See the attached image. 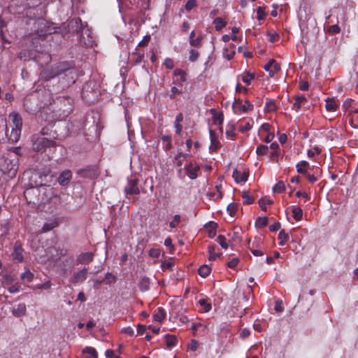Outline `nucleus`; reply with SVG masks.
Masks as SVG:
<instances>
[{"instance_id": "obj_40", "label": "nucleus", "mask_w": 358, "mask_h": 358, "mask_svg": "<svg viewBox=\"0 0 358 358\" xmlns=\"http://www.w3.org/2000/svg\"><path fill=\"white\" fill-rule=\"evenodd\" d=\"M83 352L89 354L91 357L98 358L97 352L94 348L87 347L83 350Z\"/></svg>"}, {"instance_id": "obj_7", "label": "nucleus", "mask_w": 358, "mask_h": 358, "mask_svg": "<svg viewBox=\"0 0 358 358\" xmlns=\"http://www.w3.org/2000/svg\"><path fill=\"white\" fill-rule=\"evenodd\" d=\"M199 170L200 166L194 164L192 162H189L187 165L185 166V171L188 177L192 180L196 179L198 177L197 172Z\"/></svg>"}, {"instance_id": "obj_32", "label": "nucleus", "mask_w": 358, "mask_h": 358, "mask_svg": "<svg viewBox=\"0 0 358 358\" xmlns=\"http://www.w3.org/2000/svg\"><path fill=\"white\" fill-rule=\"evenodd\" d=\"M306 99L304 96H298L295 98V102L292 106V109L298 110L301 108V104L303 101H306Z\"/></svg>"}, {"instance_id": "obj_23", "label": "nucleus", "mask_w": 358, "mask_h": 358, "mask_svg": "<svg viewBox=\"0 0 358 358\" xmlns=\"http://www.w3.org/2000/svg\"><path fill=\"white\" fill-rule=\"evenodd\" d=\"M58 226V222L56 220H52L50 222H45L43 227H42V231L43 232H48L50 230L53 229L54 228L57 227Z\"/></svg>"}, {"instance_id": "obj_5", "label": "nucleus", "mask_w": 358, "mask_h": 358, "mask_svg": "<svg viewBox=\"0 0 358 358\" xmlns=\"http://www.w3.org/2000/svg\"><path fill=\"white\" fill-rule=\"evenodd\" d=\"M232 108L234 113H246L253 109V105L248 100L242 103L240 100L235 99Z\"/></svg>"}, {"instance_id": "obj_53", "label": "nucleus", "mask_w": 358, "mask_h": 358, "mask_svg": "<svg viewBox=\"0 0 358 358\" xmlns=\"http://www.w3.org/2000/svg\"><path fill=\"white\" fill-rule=\"evenodd\" d=\"M52 287V282L48 280L44 283L37 285V288L39 289H48Z\"/></svg>"}, {"instance_id": "obj_25", "label": "nucleus", "mask_w": 358, "mask_h": 358, "mask_svg": "<svg viewBox=\"0 0 358 358\" xmlns=\"http://www.w3.org/2000/svg\"><path fill=\"white\" fill-rule=\"evenodd\" d=\"M64 261L66 263V264L69 265V268L62 267L61 270L64 275H68L69 273H70L71 272V268L73 266V257H69L66 259H65Z\"/></svg>"}, {"instance_id": "obj_39", "label": "nucleus", "mask_w": 358, "mask_h": 358, "mask_svg": "<svg viewBox=\"0 0 358 358\" xmlns=\"http://www.w3.org/2000/svg\"><path fill=\"white\" fill-rule=\"evenodd\" d=\"M264 110L268 112H273V111L276 110V106H275V102L272 100H268L266 103Z\"/></svg>"}, {"instance_id": "obj_36", "label": "nucleus", "mask_w": 358, "mask_h": 358, "mask_svg": "<svg viewBox=\"0 0 358 358\" xmlns=\"http://www.w3.org/2000/svg\"><path fill=\"white\" fill-rule=\"evenodd\" d=\"M268 220L266 217H259L257 219L255 224L258 227H264L268 224Z\"/></svg>"}, {"instance_id": "obj_29", "label": "nucleus", "mask_w": 358, "mask_h": 358, "mask_svg": "<svg viewBox=\"0 0 358 358\" xmlns=\"http://www.w3.org/2000/svg\"><path fill=\"white\" fill-rule=\"evenodd\" d=\"M199 304L202 308V311L204 313H208L211 309V304L208 303L206 299H201L199 300Z\"/></svg>"}, {"instance_id": "obj_12", "label": "nucleus", "mask_w": 358, "mask_h": 358, "mask_svg": "<svg viewBox=\"0 0 358 358\" xmlns=\"http://www.w3.org/2000/svg\"><path fill=\"white\" fill-rule=\"evenodd\" d=\"M9 118L12 121V128H22V120L19 113L16 112H12L9 114Z\"/></svg>"}, {"instance_id": "obj_49", "label": "nucleus", "mask_w": 358, "mask_h": 358, "mask_svg": "<svg viewBox=\"0 0 358 358\" xmlns=\"http://www.w3.org/2000/svg\"><path fill=\"white\" fill-rule=\"evenodd\" d=\"M321 152V150L318 147H314L313 149L308 150L307 152V155L308 157L313 158L315 154H320Z\"/></svg>"}, {"instance_id": "obj_30", "label": "nucleus", "mask_w": 358, "mask_h": 358, "mask_svg": "<svg viewBox=\"0 0 358 358\" xmlns=\"http://www.w3.org/2000/svg\"><path fill=\"white\" fill-rule=\"evenodd\" d=\"M292 214L293 217L296 221H299L302 219L303 217V210L300 207L294 206L292 208Z\"/></svg>"}, {"instance_id": "obj_48", "label": "nucleus", "mask_w": 358, "mask_h": 358, "mask_svg": "<svg viewBox=\"0 0 358 358\" xmlns=\"http://www.w3.org/2000/svg\"><path fill=\"white\" fill-rule=\"evenodd\" d=\"M201 40L202 37L201 36H199L196 38H192L189 41V43L192 46L199 47L201 44Z\"/></svg>"}, {"instance_id": "obj_35", "label": "nucleus", "mask_w": 358, "mask_h": 358, "mask_svg": "<svg viewBox=\"0 0 358 358\" xmlns=\"http://www.w3.org/2000/svg\"><path fill=\"white\" fill-rule=\"evenodd\" d=\"M285 189V185L284 182L281 180L278 181L277 184H275L273 187V192H278L280 193L283 192Z\"/></svg>"}, {"instance_id": "obj_52", "label": "nucleus", "mask_w": 358, "mask_h": 358, "mask_svg": "<svg viewBox=\"0 0 358 358\" xmlns=\"http://www.w3.org/2000/svg\"><path fill=\"white\" fill-rule=\"evenodd\" d=\"M272 201L271 200H264V199H259V204L262 210H266V206L268 204H271Z\"/></svg>"}, {"instance_id": "obj_9", "label": "nucleus", "mask_w": 358, "mask_h": 358, "mask_svg": "<svg viewBox=\"0 0 358 358\" xmlns=\"http://www.w3.org/2000/svg\"><path fill=\"white\" fill-rule=\"evenodd\" d=\"M249 172L247 170L243 171L236 169L233 171L232 177L237 183H244L248 180Z\"/></svg>"}, {"instance_id": "obj_63", "label": "nucleus", "mask_w": 358, "mask_h": 358, "mask_svg": "<svg viewBox=\"0 0 358 358\" xmlns=\"http://www.w3.org/2000/svg\"><path fill=\"white\" fill-rule=\"evenodd\" d=\"M144 58V54L143 53H136V57H135V63L136 64H140Z\"/></svg>"}, {"instance_id": "obj_43", "label": "nucleus", "mask_w": 358, "mask_h": 358, "mask_svg": "<svg viewBox=\"0 0 358 358\" xmlns=\"http://www.w3.org/2000/svg\"><path fill=\"white\" fill-rule=\"evenodd\" d=\"M242 197L245 199V203L247 204H252L254 202V198L248 192H243Z\"/></svg>"}, {"instance_id": "obj_6", "label": "nucleus", "mask_w": 358, "mask_h": 358, "mask_svg": "<svg viewBox=\"0 0 358 358\" xmlns=\"http://www.w3.org/2000/svg\"><path fill=\"white\" fill-rule=\"evenodd\" d=\"M124 192L126 195H138L140 194V189L138 187V180L130 179L128 180L127 185L124 187Z\"/></svg>"}, {"instance_id": "obj_27", "label": "nucleus", "mask_w": 358, "mask_h": 358, "mask_svg": "<svg viewBox=\"0 0 358 358\" xmlns=\"http://www.w3.org/2000/svg\"><path fill=\"white\" fill-rule=\"evenodd\" d=\"M139 289L142 292H145L149 289L150 287V279L148 278H143L139 282Z\"/></svg>"}, {"instance_id": "obj_46", "label": "nucleus", "mask_w": 358, "mask_h": 358, "mask_svg": "<svg viewBox=\"0 0 358 358\" xmlns=\"http://www.w3.org/2000/svg\"><path fill=\"white\" fill-rule=\"evenodd\" d=\"M257 19L258 20H263L266 15L264 8L262 6H259L257 8Z\"/></svg>"}, {"instance_id": "obj_61", "label": "nucleus", "mask_w": 358, "mask_h": 358, "mask_svg": "<svg viewBox=\"0 0 358 358\" xmlns=\"http://www.w3.org/2000/svg\"><path fill=\"white\" fill-rule=\"evenodd\" d=\"M171 94H170L171 99H174L176 94H180L181 91H180L176 87H172L171 89Z\"/></svg>"}, {"instance_id": "obj_3", "label": "nucleus", "mask_w": 358, "mask_h": 358, "mask_svg": "<svg viewBox=\"0 0 358 358\" xmlns=\"http://www.w3.org/2000/svg\"><path fill=\"white\" fill-rule=\"evenodd\" d=\"M33 21V24L34 26V29L33 31L36 33L38 35H45L48 34V31L45 29V20L43 18H37V19H31L29 18V22H26L27 24H31V22Z\"/></svg>"}, {"instance_id": "obj_16", "label": "nucleus", "mask_w": 358, "mask_h": 358, "mask_svg": "<svg viewBox=\"0 0 358 358\" xmlns=\"http://www.w3.org/2000/svg\"><path fill=\"white\" fill-rule=\"evenodd\" d=\"M22 251L23 249L22 248L21 245L15 243L13 252L12 253L13 259L18 262H22L24 259Z\"/></svg>"}, {"instance_id": "obj_41", "label": "nucleus", "mask_w": 358, "mask_h": 358, "mask_svg": "<svg viewBox=\"0 0 358 358\" xmlns=\"http://www.w3.org/2000/svg\"><path fill=\"white\" fill-rule=\"evenodd\" d=\"M227 210L231 216H234L237 210V205L234 203H231L228 205Z\"/></svg>"}, {"instance_id": "obj_56", "label": "nucleus", "mask_w": 358, "mask_h": 358, "mask_svg": "<svg viewBox=\"0 0 358 358\" xmlns=\"http://www.w3.org/2000/svg\"><path fill=\"white\" fill-rule=\"evenodd\" d=\"M161 266L163 270L169 269L173 266V262L172 261H164L162 262Z\"/></svg>"}, {"instance_id": "obj_13", "label": "nucleus", "mask_w": 358, "mask_h": 358, "mask_svg": "<svg viewBox=\"0 0 358 358\" xmlns=\"http://www.w3.org/2000/svg\"><path fill=\"white\" fill-rule=\"evenodd\" d=\"M72 178V173L69 170H65L60 173L58 178V182L60 185H66Z\"/></svg>"}, {"instance_id": "obj_54", "label": "nucleus", "mask_w": 358, "mask_h": 358, "mask_svg": "<svg viewBox=\"0 0 358 358\" xmlns=\"http://www.w3.org/2000/svg\"><path fill=\"white\" fill-rule=\"evenodd\" d=\"M327 31H328V32L336 34H338L340 32L341 29H340V27L337 24H334V25L329 26Z\"/></svg>"}, {"instance_id": "obj_57", "label": "nucleus", "mask_w": 358, "mask_h": 358, "mask_svg": "<svg viewBox=\"0 0 358 358\" xmlns=\"http://www.w3.org/2000/svg\"><path fill=\"white\" fill-rule=\"evenodd\" d=\"M164 64L165 65L166 68L168 69H173L174 68L173 62L170 58H166L164 62Z\"/></svg>"}, {"instance_id": "obj_24", "label": "nucleus", "mask_w": 358, "mask_h": 358, "mask_svg": "<svg viewBox=\"0 0 358 358\" xmlns=\"http://www.w3.org/2000/svg\"><path fill=\"white\" fill-rule=\"evenodd\" d=\"M213 23L215 24V30L218 31H221L227 25V22L221 17H216Z\"/></svg>"}, {"instance_id": "obj_51", "label": "nucleus", "mask_w": 358, "mask_h": 358, "mask_svg": "<svg viewBox=\"0 0 358 358\" xmlns=\"http://www.w3.org/2000/svg\"><path fill=\"white\" fill-rule=\"evenodd\" d=\"M274 309L277 313H282L284 310L282 300L275 301Z\"/></svg>"}, {"instance_id": "obj_42", "label": "nucleus", "mask_w": 358, "mask_h": 358, "mask_svg": "<svg viewBox=\"0 0 358 358\" xmlns=\"http://www.w3.org/2000/svg\"><path fill=\"white\" fill-rule=\"evenodd\" d=\"M268 151V147L265 145H260L257 148L256 152L257 155H266Z\"/></svg>"}, {"instance_id": "obj_45", "label": "nucleus", "mask_w": 358, "mask_h": 358, "mask_svg": "<svg viewBox=\"0 0 358 358\" xmlns=\"http://www.w3.org/2000/svg\"><path fill=\"white\" fill-rule=\"evenodd\" d=\"M199 52L194 49L189 50V60L190 62H195L199 57Z\"/></svg>"}, {"instance_id": "obj_20", "label": "nucleus", "mask_w": 358, "mask_h": 358, "mask_svg": "<svg viewBox=\"0 0 358 358\" xmlns=\"http://www.w3.org/2000/svg\"><path fill=\"white\" fill-rule=\"evenodd\" d=\"M21 129L22 128H12L10 136L8 138L9 141L11 143H16L20 139Z\"/></svg>"}, {"instance_id": "obj_14", "label": "nucleus", "mask_w": 358, "mask_h": 358, "mask_svg": "<svg viewBox=\"0 0 358 358\" xmlns=\"http://www.w3.org/2000/svg\"><path fill=\"white\" fill-rule=\"evenodd\" d=\"M26 310L27 307L25 303H20L12 308L11 312L15 317H19L25 315Z\"/></svg>"}, {"instance_id": "obj_19", "label": "nucleus", "mask_w": 358, "mask_h": 358, "mask_svg": "<svg viewBox=\"0 0 358 358\" xmlns=\"http://www.w3.org/2000/svg\"><path fill=\"white\" fill-rule=\"evenodd\" d=\"M326 109L328 111H336L338 107V104L334 98L326 99Z\"/></svg>"}, {"instance_id": "obj_15", "label": "nucleus", "mask_w": 358, "mask_h": 358, "mask_svg": "<svg viewBox=\"0 0 358 358\" xmlns=\"http://www.w3.org/2000/svg\"><path fill=\"white\" fill-rule=\"evenodd\" d=\"M93 258L94 254L92 252H84L78 257L77 261L80 264H86L91 262Z\"/></svg>"}, {"instance_id": "obj_11", "label": "nucleus", "mask_w": 358, "mask_h": 358, "mask_svg": "<svg viewBox=\"0 0 358 358\" xmlns=\"http://www.w3.org/2000/svg\"><path fill=\"white\" fill-rule=\"evenodd\" d=\"M33 101H34V102H36V101L34 98V95L27 96L24 100V106L26 108L27 111L29 112V113H34L37 111L38 109L37 105L36 106H32Z\"/></svg>"}, {"instance_id": "obj_31", "label": "nucleus", "mask_w": 358, "mask_h": 358, "mask_svg": "<svg viewBox=\"0 0 358 358\" xmlns=\"http://www.w3.org/2000/svg\"><path fill=\"white\" fill-rule=\"evenodd\" d=\"M211 268L208 265H202L199 268V274L203 277L205 278L208 276L210 273Z\"/></svg>"}, {"instance_id": "obj_37", "label": "nucleus", "mask_w": 358, "mask_h": 358, "mask_svg": "<svg viewBox=\"0 0 358 358\" xmlns=\"http://www.w3.org/2000/svg\"><path fill=\"white\" fill-rule=\"evenodd\" d=\"M234 130H235V125L231 124H228L227 125V131H226V135L227 137L229 138H234L236 136V134L234 132Z\"/></svg>"}, {"instance_id": "obj_10", "label": "nucleus", "mask_w": 358, "mask_h": 358, "mask_svg": "<svg viewBox=\"0 0 358 358\" xmlns=\"http://www.w3.org/2000/svg\"><path fill=\"white\" fill-rule=\"evenodd\" d=\"M75 73V70L72 68L66 67L64 64H59L57 66V72L52 76L50 78H54L55 76L64 75L65 76L68 75H71Z\"/></svg>"}, {"instance_id": "obj_2", "label": "nucleus", "mask_w": 358, "mask_h": 358, "mask_svg": "<svg viewBox=\"0 0 358 358\" xmlns=\"http://www.w3.org/2000/svg\"><path fill=\"white\" fill-rule=\"evenodd\" d=\"M18 166V157L15 156L12 159L6 158L4 160V164L3 165L2 170L5 174L8 175V177L13 178L17 173Z\"/></svg>"}, {"instance_id": "obj_33", "label": "nucleus", "mask_w": 358, "mask_h": 358, "mask_svg": "<svg viewBox=\"0 0 358 358\" xmlns=\"http://www.w3.org/2000/svg\"><path fill=\"white\" fill-rule=\"evenodd\" d=\"M215 248L216 246L215 245L208 246L209 260H215L217 257L220 256V254L215 252Z\"/></svg>"}, {"instance_id": "obj_64", "label": "nucleus", "mask_w": 358, "mask_h": 358, "mask_svg": "<svg viewBox=\"0 0 358 358\" xmlns=\"http://www.w3.org/2000/svg\"><path fill=\"white\" fill-rule=\"evenodd\" d=\"M280 226H281L280 223L277 222H275L273 224H271L269 227V229L271 231H276L280 229Z\"/></svg>"}, {"instance_id": "obj_21", "label": "nucleus", "mask_w": 358, "mask_h": 358, "mask_svg": "<svg viewBox=\"0 0 358 358\" xmlns=\"http://www.w3.org/2000/svg\"><path fill=\"white\" fill-rule=\"evenodd\" d=\"M82 38L84 39V43L86 45H92L94 41L92 39V37L90 36V33L88 29H82Z\"/></svg>"}, {"instance_id": "obj_18", "label": "nucleus", "mask_w": 358, "mask_h": 358, "mask_svg": "<svg viewBox=\"0 0 358 358\" xmlns=\"http://www.w3.org/2000/svg\"><path fill=\"white\" fill-rule=\"evenodd\" d=\"M210 138V150H217L220 148V143L215 135V133L209 129Z\"/></svg>"}, {"instance_id": "obj_62", "label": "nucleus", "mask_w": 358, "mask_h": 358, "mask_svg": "<svg viewBox=\"0 0 358 358\" xmlns=\"http://www.w3.org/2000/svg\"><path fill=\"white\" fill-rule=\"evenodd\" d=\"M309 87L308 83L307 81L299 82V89L302 91L308 90Z\"/></svg>"}, {"instance_id": "obj_4", "label": "nucleus", "mask_w": 358, "mask_h": 358, "mask_svg": "<svg viewBox=\"0 0 358 358\" xmlns=\"http://www.w3.org/2000/svg\"><path fill=\"white\" fill-rule=\"evenodd\" d=\"M88 269L83 268L73 273L70 279V282L76 285L82 284L87 278Z\"/></svg>"}, {"instance_id": "obj_22", "label": "nucleus", "mask_w": 358, "mask_h": 358, "mask_svg": "<svg viewBox=\"0 0 358 358\" xmlns=\"http://www.w3.org/2000/svg\"><path fill=\"white\" fill-rule=\"evenodd\" d=\"M166 343V346L169 348H171L176 345L178 339L176 336L170 335V334H166L165 336Z\"/></svg>"}, {"instance_id": "obj_58", "label": "nucleus", "mask_w": 358, "mask_h": 358, "mask_svg": "<svg viewBox=\"0 0 358 358\" xmlns=\"http://www.w3.org/2000/svg\"><path fill=\"white\" fill-rule=\"evenodd\" d=\"M239 259L238 258H234L227 263V266L230 268H234L238 264Z\"/></svg>"}, {"instance_id": "obj_55", "label": "nucleus", "mask_w": 358, "mask_h": 358, "mask_svg": "<svg viewBox=\"0 0 358 358\" xmlns=\"http://www.w3.org/2000/svg\"><path fill=\"white\" fill-rule=\"evenodd\" d=\"M196 6V2L195 0H188L185 4V9L187 10H191Z\"/></svg>"}, {"instance_id": "obj_26", "label": "nucleus", "mask_w": 358, "mask_h": 358, "mask_svg": "<svg viewBox=\"0 0 358 358\" xmlns=\"http://www.w3.org/2000/svg\"><path fill=\"white\" fill-rule=\"evenodd\" d=\"M166 317V311L163 308H158L157 313L153 315L155 321L162 322Z\"/></svg>"}, {"instance_id": "obj_44", "label": "nucleus", "mask_w": 358, "mask_h": 358, "mask_svg": "<svg viewBox=\"0 0 358 358\" xmlns=\"http://www.w3.org/2000/svg\"><path fill=\"white\" fill-rule=\"evenodd\" d=\"M174 75L176 76H180V80L182 83L185 82L186 80V73L182 69H176L174 71Z\"/></svg>"}, {"instance_id": "obj_34", "label": "nucleus", "mask_w": 358, "mask_h": 358, "mask_svg": "<svg viewBox=\"0 0 358 358\" xmlns=\"http://www.w3.org/2000/svg\"><path fill=\"white\" fill-rule=\"evenodd\" d=\"M216 241L220 245V246L223 249L227 250L228 248V243L224 236L219 235L217 237Z\"/></svg>"}, {"instance_id": "obj_59", "label": "nucleus", "mask_w": 358, "mask_h": 358, "mask_svg": "<svg viewBox=\"0 0 358 358\" xmlns=\"http://www.w3.org/2000/svg\"><path fill=\"white\" fill-rule=\"evenodd\" d=\"M150 40V36L146 35L143 37V38L138 43V46H145L148 45V42Z\"/></svg>"}, {"instance_id": "obj_8", "label": "nucleus", "mask_w": 358, "mask_h": 358, "mask_svg": "<svg viewBox=\"0 0 358 358\" xmlns=\"http://www.w3.org/2000/svg\"><path fill=\"white\" fill-rule=\"evenodd\" d=\"M264 69L268 72L270 77H273L275 74L280 71V66L274 59H270L266 64L264 65Z\"/></svg>"}, {"instance_id": "obj_50", "label": "nucleus", "mask_w": 358, "mask_h": 358, "mask_svg": "<svg viewBox=\"0 0 358 358\" xmlns=\"http://www.w3.org/2000/svg\"><path fill=\"white\" fill-rule=\"evenodd\" d=\"M255 78V75L253 73H247L243 76L242 78V80L247 85H250L252 80Z\"/></svg>"}, {"instance_id": "obj_47", "label": "nucleus", "mask_w": 358, "mask_h": 358, "mask_svg": "<svg viewBox=\"0 0 358 358\" xmlns=\"http://www.w3.org/2000/svg\"><path fill=\"white\" fill-rule=\"evenodd\" d=\"M180 222V216L179 215H175L173 220L169 223L171 228H176Z\"/></svg>"}, {"instance_id": "obj_17", "label": "nucleus", "mask_w": 358, "mask_h": 358, "mask_svg": "<svg viewBox=\"0 0 358 358\" xmlns=\"http://www.w3.org/2000/svg\"><path fill=\"white\" fill-rule=\"evenodd\" d=\"M309 167V163L303 160L298 162L296 165L297 172L303 175H307L308 169Z\"/></svg>"}, {"instance_id": "obj_38", "label": "nucleus", "mask_w": 358, "mask_h": 358, "mask_svg": "<svg viewBox=\"0 0 358 358\" xmlns=\"http://www.w3.org/2000/svg\"><path fill=\"white\" fill-rule=\"evenodd\" d=\"M21 278L29 282L33 280L34 274L30 271L27 270L21 275Z\"/></svg>"}, {"instance_id": "obj_60", "label": "nucleus", "mask_w": 358, "mask_h": 358, "mask_svg": "<svg viewBox=\"0 0 358 358\" xmlns=\"http://www.w3.org/2000/svg\"><path fill=\"white\" fill-rule=\"evenodd\" d=\"M210 224L212 225V230L209 231V237L213 238L216 235V231H215V229L216 227H217V224L216 223H214V222H210Z\"/></svg>"}, {"instance_id": "obj_1", "label": "nucleus", "mask_w": 358, "mask_h": 358, "mask_svg": "<svg viewBox=\"0 0 358 358\" xmlns=\"http://www.w3.org/2000/svg\"><path fill=\"white\" fill-rule=\"evenodd\" d=\"M32 149L38 152H44L48 148L57 146L55 141L50 140L38 134L34 135L32 137Z\"/></svg>"}, {"instance_id": "obj_28", "label": "nucleus", "mask_w": 358, "mask_h": 358, "mask_svg": "<svg viewBox=\"0 0 358 358\" xmlns=\"http://www.w3.org/2000/svg\"><path fill=\"white\" fill-rule=\"evenodd\" d=\"M289 238V234L284 229L281 230L278 234V239L280 240V245H284Z\"/></svg>"}]
</instances>
